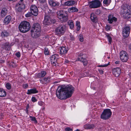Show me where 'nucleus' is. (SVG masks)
Instances as JSON below:
<instances>
[{"label": "nucleus", "instance_id": "obj_1", "mask_svg": "<svg viewBox=\"0 0 131 131\" xmlns=\"http://www.w3.org/2000/svg\"><path fill=\"white\" fill-rule=\"evenodd\" d=\"M74 91V88L70 85L63 87L59 86L56 91V95L59 99H65L71 97Z\"/></svg>", "mask_w": 131, "mask_h": 131}, {"label": "nucleus", "instance_id": "obj_2", "mask_svg": "<svg viewBox=\"0 0 131 131\" xmlns=\"http://www.w3.org/2000/svg\"><path fill=\"white\" fill-rule=\"evenodd\" d=\"M121 13L124 18H129L131 16V6L126 5L122 6Z\"/></svg>", "mask_w": 131, "mask_h": 131}, {"label": "nucleus", "instance_id": "obj_3", "mask_svg": "<svg viewBox=\"0 0 131 131\" xmlns=\"http://www.w3.org/2000/svg\"><path fill=\"white\" fill-rule=\"evenodd\" d=\"M31 28L30 24L26 21L21 22L19 25V30L23 32H26L28 31Z\"/></svg>", "mask_w": 131, "mask_h": 131}, {"label": "nucleus", "instance_id": "obj_4", "mask_svg": "<svg viewBox=\"0 0 131 131\" xmlns=\"http://www.w3.org/2000/svg\"><path fill=\"white\" fill-rule=\"evenodd\" d=\"M58 17L62 22H65L68 20L67 14L63 11H58L57 12Z\"/></svg>", "mask_w": 131, "mask_h": 131}, {"label": "nucleus", "instance_id": "obj_5", "mask_svg": "<svg viewBox=\"0 0 131 131\" xmlns=\"http://www.w3.org/2000/svg\"><path fill=\"white\" fill-rule=\"evenodd\" d=\"M67 28L65 25H61L57 27L55 30V33L56 35L61 36L64 34Z\"/></svg>", "mask_w": 131, "mask_h": 131}, {"label": "nucleus", "instance_id": "obj_6", "mask_svg": "<svg viewBox=\"0 0 131 131\" xmlns=\"http://www.w3.org/2000/svg\"><path fill=\"white\" fill-rule=\"evenodd\" d=\"M112 114V112L110 109H105L101 115V118L104 120L107 119L111 117Z\"/></svg>", "mask_w": 131, "mask_h": 131}, {"label": "nucleus", "instance_id": "obj_7", "mask_svg": "<svg viewBox=\"0 0 131 131\" xmlns=\"http://www.w3.org/2000/svg\"><path fill=\"white\" fill-rule=\"evenodd\" d=\"M101 3L99 0H95L89 2V5L91 8H95L100 7Z\"/></svg>", "mask_w": 131, "mask_h": 131}, {"label": "nucleus", "instance_id": "obj_8", "mask_svg": "<svg viewBox=\"0 0 131 131\" xmlns=\"http://www.w3.org/2000/svg\"><path fill=\"white\" fill-rule=\"evenodd\" d=\"M120 57L121 60L123 62H126L128 59V54L124 51H122L120 53Z\"/></svg>", "mask_w": 131, "mask_h": 131}, {"label": "nucleus", "instance_id": "obj_9", "mask_svg": "<svg viewBox=\"0 0 131 131\" xmlns=\"http://www.w3.org/2000/svg\"><path fill=\"white\" fill-rule=\"evenodd\" d=\"M55 22V19H51L49 16H45L43 21V24L46 25H49L51 23H54Z\"/></svg>", "mask_w": 131, "mask_h": 131}, {"label": "nucleus", "instance_id": "obj_10", "mask_svg": "<svg viewBox=\"0 0 131 131\" xmlns=\"http://www.w3.org/2000/svg\"><path fill=\"white\" fill-rule=\"evenodd\" d=\"M130 28L129 26H125L123 29L122 34L123 36L125 37H127L129 36Z\"/></svg>", "mask_w": 131, "mask_h": 131}, {"label": "nucleus", "instance_id": "obj_11", "mask_svg": "<svg viewBox=\"0 0 131 131\" xmlns=\"http://www.w3.org/2000/svg\"><path fill=\"white\" fill-rule=\"evenodd\" d=\"M48 3L51 7L55 8L58 7L60 5L59 2L54 0H49Z\"/></svg>", "mask_w": 131, "mask_h": 131}, {"label": "nucleus", "instance_id": "obj_12", "mask_svg": "<svg viewBox=\"0 0 131 131\" xmlns=\"http://www.w3.org/2000/svg\"><path fill=\"white\" fill-rule=\"evenodd\" d=\"M30 11L32 15L37 16L38 13V10L37 7L34 5H32L30 7Z\"/></svg>", "mask_w": 131, "mask_h": 131}, {"label": "nucleus", "instance_id": "obj_13", "mask_svg": "<svg viewBox=\"0 0 131 131\" xmlns=\"http://www.w3.org/2000/svg\"><path fill=\"white\" fill-rule=\"evenodd\" d=\"M25 5L22 3H18L16 5V10L19 12H21L22 10L24 9Z\"/></svg>", "mask_w": 131, "mask_h": 131}, {"label": "nucleus", "instance_id": "obj_14", "mask_svg": "<svg viewBox=\"0 0 131 131\" xmlns=\"http://www.w3.org/2000/svg\"><path fill=\"white\" fill-rule=\"evenodd\" d=\"M58 57V55L57 54H55L52 56L50 58L51 63L53 66L56 65V61Z\"/></svg>", "mask_w": 131, "mask_h": 131}, {"label": "nucleus", "instance_id": "obj_15", "mask_svg": "<svg viewBox=\"0 0 131 131\" xmlns=\"http://www.w3.org/2000/svg\"><path fill=\"white\" fill-rule=\"evenodd\" d=\"M121 72V69L118 68H115L112 70L113 75L116 77H118L120 75Z\"/></svg>", "mask_w": 131, "mask_h": 131}, {"label": "nucleus", "instance_id": "obj_16", "mask_svg": "<svg viewBox=\"0 0 131 131\" xmlns=\"http://www.w3.org/2000/svg\"><path fill=\"white\" fill-rule=\"evenodd\" d=\"M117 19L113 15H109L108 16V23H112L113 21L115 22L117 21Z\"/></svg>", "mask_w": 131, "mask_h": 131}, {"label": "nucleus", "instance_id": "obj_17", "mask_svg": "<svg viewBox=\"0 0 131 131\" xmlns=\"http://www.w3.org/2000/svg\"><path fill=\"white\" fill-rule=\"evenodd\" d=\"M32 30L40 32V27L39 24L38 23L34 24Z\"/></svg>", "mask_w": 131, "mask_h": 131}, {"label": "nucleus", "instance_id": "obj_18", "mask_svg": "<svg viewBox=\"0 0 131 131\" xmlns=\"http://www.w3.org/2000/svg\"><path fill=\"white\" fill-rule=\"evenodd\" d=\"M68 51V48L64 47H62L60 48V54H64L66 53Z\"/></svg>", "mask_w": 131, "mask_h": 131}, {"label": "nucleus", "instance_id": "obj_19", "mask_svg": "<svg viewBox=\"0 0 131 131\" xmlns=\"http://www.w3.org/2000/svg\"><path fill=\"white\" fill-rule=\"evenodd\" d=\"M31 36L33 38H36L39 37L40 35V32L31 30Z\"/></svg>", "mask_w": 131, "mask_h": 131}, {"label": "nucleus", "instance_id": "obj_20", "mask_svg": "<svg viewBox=\"0 0 131 131\" xmlns=\"http://www.w3.org/2000/svg\"><path fill=\"white\" fill-rule=\"evenodd\" d=\"M51 79L50 78L48 77L45 78L43 79H41L40 80V82L42 84H46L49 83Z\"/></svg>", "mask_w": 131, "mask_h": 131}, {"label": "nucleus", "instance_id": "obj_21", "mask_svg": "<svg viewBox=\"0 0 131 131\" xmlns=\"http://www.w3.org/2000/svg\"><path fill=\"white\" fill-rule=\"evenodd\" d=\"M38 92V91L35 88L28 90L26 93L28 95L32 94H35Z\"/></svg>", "mask_w": 131, "mask_h": 131}, {"label": "nucleus", "instance_id": "obj_22", "mask_svg": "<svg viewBox=\"0 0 131 131\" xmlns=\"http://www.w3.org/2000/svg\"><path fill=\"white\" fill-rule=\"evenodd\" d=\"M11 19L12 17L11 16H7L5 18L4 20V23L6 24H8L10 22Z\"/></svg>", "mask_w": 131, "mask_h": 131}, {"label": "nucleus", "instance_id": "obj_23", "mask_svg": "<svg viewBox=\"0 0 131 131\" xmlns=\"http://www.w3.org/2000/svg\"><path fill=\"white\" fill-rule=\"evenodd\" d=\"M8 11L7 9L6 8H3L1 12V16L3 17L7 14Z\"/></svg>", "mask_w": 131, "mask_h": 131}, {"label": "nucleus", "instance_id": "obj_24", "mask_svg": "<svg viewBox=\"0 0 131 131\" xmlns=\"http://www.w3.org/2000/svg\"><path fill=\"white\" fill-rule=\"evenodd\" d=\"M90 18L92 22H96L97 21V17L93 13H92L91 14Z\"/></svg>", "mask_w": 131, "mask_h": 131}, {"label": "nucleus", "instance_id": "obj_25", "mask_svg": "<svg viewBox=\"0 0 131 131\" xmlns=\"http://www.w3.org/2000/svg\"><path fill=\"white\" fill-rule=\"evenodd\" d=\"M46 74L45 71H42L37 74V76L38 78H40L44 77Z\"/></svg>", "mask_w": 131, "mask_h": 131}, {"label": "nucleus", "instance_id": "obj_26", "mask_svg": "<svg viewBox=\"0 0 131 131\" xmlns=\"http://www.w3.org/2000/svg\"><path fill=\"white\" fill-rule=\"evenodd\" d=\"M75 3V2L74 1H70L65 2L64 4L66 6H70L73 5Z\"/></svg>", "mask_w": 131, "mask_h": 131}, {"label": "nucleus", "instance_id": "obj_27", "mask_svg": "<svg viewBox=\"0 0 131 131\" xmlns=\"http://www.w3.org/2000/svg\"><path fill=\"white\" fill-rule=\"evenodd\" d=\"M94 126L93 125L86 124L84 126V128L86 129H90L93 128Z\"/></svg>", "mask_w": 131, "mask_h": 131}, {"label": "nucleus", "instance_id": "obj_28", "mask_svg": "<svg viewBox=\"0 0 131 131\" xmlns=\"http://www.w3.org/2000/svg\"><path fill=\"white\" fill-rule=\"evenodd\" d=\"M6 95V93L4 90L0 88V97H4Z\"/></svg>", "mask_w": 131, "mask_h": 131}, {"label": "nucleus", "instance_id": "obj_29", "mask_svg": "<svg viewBox=\"0 0 131 131\" xmlns=\"http://www.w3.org/2000/svg\"><path fill=\"white\" fill-rule=\"evenodd\" d=\"M68 11L70 12H74L78 11V9L76 7H72L68 9Z\"/></svg>", "mask_w": 131, "mask_h": 131}, {"label": "nucleus", "instance_id": "obj_30", "mask_svg": "<svg viewBox=\"0 0 131 131\" xmlns=\"http://www.w3.org/2000/svg\"><path fill=\"white\" fill-rule=\"evenodd\" d=\"M8 63H9L8 65H9L10 67L11 68H14L16 67V64L13 61H11L9 63V62H8Z\"/></svg>", "mask_w": 131, "mask_h": 131}, {"label": "nucleus", "instance_id": "obj_31", "mask_svg": "<svg viewBox=\"0 0 131 131\" xmlns=\"http://www.w3.org/2000/svg\"><path fill=\"white\" fill-rule=\"evenodd\" d=\"M68 24L70 29H72L74 27V25L72 20H69L68 22Z\"/></svg>", "mask_w": 131, "mask_h": 131}, {"label": "nucleus", "instance_id": "obj_32", "mask_svg": "<svg viewBox=\"0 0 131 131\" xmlns=\"http://www.w3.org/2000/svg\"><path fill=\"white\" fill-rule=\"evenodd\" d=\"M80 23L79 21H77L76 23V25L77 26V30L78 31L79 30L81 27L80 25Z\"/></svg>", "mask_w": 131, "mask_h": 131}, {"label": "nucleus", "instance_id": "obj_33", "mask_svg": "<svg viewBox=\"0 0 131 131\" xmlns=\"http://www.w3.org/2000/svg\"><path fill=\"white\" fill-rule=\"evenodd\" d=\"M106 36L109 42L111 43L112 41V39L111 37L110 36V35L107 34L106 35Z\"/></svg>", "mask_w": 131, "mask_h": 131}, {"label": "nucleus", "instance_id": "obj_34", "mask_svg": "<svg viewBox=\"0 0 131 131\" xmlns=\"http://www.w3.org/2000/svg\"><path fill=\"white\" fill-rule=\"evenodd\" d=\"M1 35L2 36H7L9 35V33L6 31L2 32Z\"/></svg>", "mask_w": 131, "mask_h": 131}, {"label": "nucleus", "instance_id": "obj_35", "mask_svg": "<svg viewBox=\"0 0 131 131\" xmlns=\"http://www.w3.org/2000/svg\"><path fill=\"white\" fill-rule=\"evenodd\" d=\"M82 63H83V64L84 66H86L88 63V61L85 59H84L83 60H82Z\"/></svg>", "mask_w": 131, "mask_h": 131}, {"label": "nucleus", "instance_id": "obj_36", "mask_svg": "<svg viewBox=\"0 0 131 131\" xmlns=\"http://www.w3.org/2000/svg\"><path fill=\"white\" fill-rule=\"evenodd\" d=\"M9 44L6 43L4 44V48L6 50H8L9 48Z\"/></svg>", "mask_w": 131, "mask_h": 131}, {"label": "nucleus", "instance_id": "obj_37", "mask_svg": "<svg viewBox=\"0 0 131 131\" xmlns=\"http://www.w3.org/2000/svg\"><path fill=\"white\" fill-rule=\"evenodd\" d=\"M111 2V1L110 0H109L108 1V0H104L103 1V3L104 4L107 5L109 4Z\"/></svg>", "mask_w": 131, "mask_h": 131}, {"label": "nucleus", "instance_id": "obj_38", "mask_svg": "<svg viewBox=\"0 0 131 131\" xmlns=\"http://www.w3.org/2000/svg\"><path fill=\"white\" fill-rule=\"evenodd\" d=\"M6 87L8 90H10L11 88V85L10 83H7L6 84Z\"/></svg>", "mask_w": 131, "mask_h": 131}, {"label": "nucleus", "instance_id": "obj_39", "mask_svg": "<svg viewBox=\"0 0 131 131\" xmlns=\"http://www.w3.org/2000/svg\"><path fill=\"white\" fill-rule=\"evenodd\" d=\"M30 118L31 120L33 121H34V122L36 123L37 121L36 120V118L35 117H32V116H30Z\"/></svg>", "mask_w": 131, "mask_h": 131}, {"label": "nucleus", "instance_id": "obj_40", "mask_svg": "<svg viewBox=\"0 0 131 131\" xmlns=\"http://www.w3.org/2000/svg\"><path fill=\"white\" fill-rule=\"evenodd\" d=\"M32 15L31 12H29L25 15V16L26 17H29Z\"/></svg>", "mask_w": 131, "mask_h": 131}, {"label": "nucleus", "instance_id": "obj_41", "mask_svg": "<svg viewBox=\"0 0 131 131\" xmlns=\"http://www.w3.org/2000/svg\"><path fill=\"white\" fill-rule=\"evenodd\" d=\"M49 53L48 51L47 48H45V54H48Z\"/></svg>", "mask_w": 131, "mask_h": 131}, {"label": "nucleus", "instance_id": "obj_42", "mask_svg": "<svg viewBox=\"0 0 131 131\" xmlns=\"http://www.w3.org/2000/svg\"><path fill=\"white\" fill-rule=\"evenodd\" d=\"M66 131H72V130L69 127H67L65 129Z\"/></svg>", "mask_w": 131, "mask_h": 131}, {"label": "nucleus", "instance_id": "obj_43", "mask_svg": "<svg viewBox=\"0 0 131 131\" xmlns=\"http://www.w3.org/2000/svg\"><path fill=\"white\" fill-rule=\"evenodd\" d=\"M108 64H105L104 65H99L98 67H106L108 66Z\"/></svg>", "mask_w": 131, "mask_h": 131}, {"label": "nucleus", "instance_id": "obj_44", "mask_svg": "<svg viewBox=\"0 0 131 131\" xmlns=\"http://www.w3.org/2000/svg\"><path fill=\"white\" fill-rule=\"evenodd\" d=\"M32 101L34 102H35L37 101V99L35 97H33L31 98Z\"/></svg>", "mask_w": 131, "mask_h": 131}, {"label": "nucleus", "instance_id": "obj_45", "mask_svg": "<svg viewBox=\"0 0 131 131\" xmlns=\"http://www.w3.org/2000/svg\"><path fill=\"white\" fill-rule=\"evenodd\" d=\"M44 103L41 101H40L38 102V104L41 106L43 105L44 104Z\"/></svg>", "mask_w": 131, "mask_h": 131}, {"label": "nucleus", "instance_id": "obj_46", "mask_svg": "<svg viewBox=\"0 0 131 131\" xmlns=\"http://www.w3.org/2000/svg\"><path fill=\"white\" fill-rule=\"evenodd\" d=\"M98 71L101 74H103L104 71L102 69H98Z\"/></svg>", "mask_w": 131, "mask_h": 131}, {"label": "nucleus", "instance_id": "obj_47", "mask_svg": "<svg viewBox=\"0 0 131 131\" xmlns=\"http://www.w3.org/2000/svg\"><path fill=\"white\" fill-rule=\"evenodd\" d=\"M16 55L18 57H19L20 56V53L19 52H17L16 53Z\"/></svg>", "mask_w": 131, "mask_h": 131}, {"label": "nucleus", "instance_id": "obj_48", "mask_svg": "<svg viewBox=\"0 0 131 131\" xmlns=\"http://www.w3.org/2000/svg\"><path fill=\"white\" fill-rule=\"evenodd\" d=\"M82 35L81 34H80L79 36V39L80 41L81 42L82 41V37H81Z\"/></svg>", "mask_w": 131, "mask_h": 131}, {"label": "nucleus", "instance_id": "obj_49", "mask_svg": "<svg viewBox=\"0 0 131 131\" xmlns=\"http://www.w3.org/2000/svg\"><path fill=\"white\" fill-rule=\"evenodd\" d=\"M28 85L26 84H23V86L24 88H26L28 86Z\"/></svg>", "mask_w": 131, "mask_h": 131}, {"label": "nucleus", "instance_id": "obj_50", "mask_svg": "<svg viewBox=\"0 0 131 131\" xmlns=\"http://www.w3.org/2000/svg\"><path fill=\"white\" fill-rule=\"evenodd\" d=\"M100 13V11L99 10H97L96 12V13L97 14H99Z\"/></svg>", "mask_w": 131, "mask_h": 131}, {"label": "nucleus", "instance_id": "obj_51", "mask_svg": "<svg viewBox=\"0 0 131 131\" xmlns=\"http://www.w3.org/2000/svg\"><path fill=\"white\" fill-rule=\"evenodd\" d=\"M38 1L41 3H43L45 2L46 0H38Z\"/></svg>", "mask_w": 131, "mask_h": 131}, {"label": "nucleus", "instance_id": "obj_52", "mask_svg": "<svg viewBox=\"0 0 131 131\" xmlns=\"http://www.w3.org/2000/svg\"><path fill=\"white\" fill-rule=\"evenodd\" d=\"M5 62V60H3L2 59H0V62L1 63H4Z\"/></svg>", "mask_w": 131, "mask_h": 131}, {"label": "nucleus", "instance_id": "obj_53", "mask_svg": "<svg viewBox=\"0 0 131 131\" xmlns=\"http://www.w3.org/2000/svg\"><path fill=\"white\" fill-rule=\"evenodd\" d=\"M80 57L78 58L79 60L81 61V60L82 59V57L80 56Z\"/></svg>", "mask_w": 131, "mask_h": 131}, {"label": "nucleus", "instance_id": "obj_54", "mask_svg": "<svg viewBox=\"0 0 131 131\" xmlns=\"http://www.w3.org/2000/svg\"><path fill=\"white\" fill-rule=\"evenodd\" d=\"M106 29H107V30H110V27L108 26L106 27L105 28Z\"/></svg>", "mask_w": 131, "mask_h": 131}, {"label": "nucleus", "instance_id": "obj_55", "mask_svg": "<svg viewBox=\"0 0 131 131\" xmlns=\"http://www.w3.org/2000/svg\"><path fill=\"white\" fill-rule=\"evenodd\" d=\"M119 61H116L115 62V63L116 64H118L119 63Z\"/></svg>", "mask_w": 131, "mask_h": 131}, {"label": "nucleus", "instance_id": "obj_56", "mask_svg": "<svg viewBox=\"0 0 131 131\" xmlns=\"http://www.w3.org/2000/svg\"><path fill=\"white\" fill-rule=\"evenodd\" d=\"M26 112L27 113H28V109L26 108Z\"/></svg>", "mask_w": 131, "mask_h": 131}, {"label": "nucleus", "instance_id": "obj_57", "mask_svg": "<svg viewBox=\"0 0 131 131\" xmlns=\"http://www.w3.org/2000/svg\"><path fill=\"white\" fill-rule=\"evenodd\" d=\"M23 0H20V1L19 2V3H20V2H22L23 1Z\"/></svg>", "mask_w": 131, "mask_h": 131}, {"label": "nucleus", "instance_id": "obj_58", "mask_svg": "<svg viewBox=\"0 0 131 131\" xmlns=\"http://www.w3.org/2000/svg\"><path fill=\"white\" fill-rule=\"evenodd\" d=\"M65 62L66 63H67L68 62V60H65Z\"/></svg>", "mask_w": 131, "mask_h": 131}, {"label": "nucleus", "instance_id": "obj_59", "mask_svg": "<svg viewBox=\"0 0 131 131\" xmlns=\"http://www.w3.org/2000/svg\"><path fill=\"white\" fill-rule=\"evenodd\" d=\"M75 131H80L79 130V129H77L76 130H75Z\"/></svg>", "mask_w": 131, "mask_h": 131}, {"label": "nucleus", "instance_id": "obj_60", "mask_svg": "<svg viewBox=\"0 0 131 131\" xmlns=\"http://www.w3.org/2000/svg\"><path fill=\"white\" fill-rule=\"evenodd\" d=\"M8 1H13V0H8Z\"/></svg>", "mask_w": 131, "mask_h": 131}, {"label": "nucleus", "instance_id": "obj_61", "mask_svg": "<svg viewBox=\"0 0 131 131\" xmlns=\"http://www.w3.org/2000/svg\"><path fill=\"white\" fill-rule=\"evenodd\" d=\"M2 0H0V1H1Z\"/></svg>", "mask_w": 131, "mask_h": 131}]
</instances>
